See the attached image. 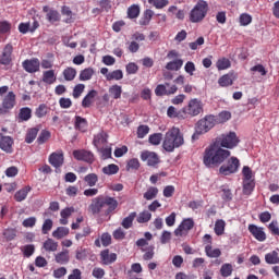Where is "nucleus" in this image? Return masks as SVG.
Instances as JSON below:
<instances>
[{
	"label": "nucleus",
	"instance_id": "nucleus-1",
	"mask_svg": "<svg viewBox=\"0 0 279 279\" xmlns=\"http://www.w3.org/2000/svg\"><path fill=\"white\" fill-rule=\"evenodd\" d=\"M239 143H241V140H239L235 132H229L216 137L215 142L205 148L203 165L207 169H215V167L223 165L230 158V150L228 149H234Z\"/></svg>",
	"mask_w": 279,
	"mask_h": 279
},
{
	"label": "nucleus",
	"instance_id": "nucleus-2",
	"mask_svg": "<svg viewBox=\"0 0 279 279\" xmlns=\"http://www.w3.org/2000/svg\"><path fill=\"white\" fill-rule=\"evenodd\" d=\"M182 145H184V135H182V132H180L178 128L173 126L166 132L162 143V148L165 151L171 154L179 147H182Z\"/></svg>",
	"mask_w": 279,
	"mask_h": 279
},
{
	"label": "nucleus",
	"instance_id": "nucleus-3",
	"mask_svg": "<svg viewBox=\"0 0 279 279\" xmlns=\"http://www.w3.org/2000/svg\"><path fill=\"white\" fill-rule=\"evenodd\" d=\"M208 2L205 0H198L194 8L190 11V22L191 23H202L208 14Z\"/></svg>",
	"mask_w": 279,
	"mask_h": 279
},
{
	"label": "nucleus",
	"instance_id": "nucleus-4",
	"mask_svg": "<svg viewBox=\"0 0 279 279\" xmlns=\"http://www.w3.org/2000/svg\"><path fill=\"white\" fill-rule=\"evenodd\" d=\"M215 116H205L201 119L195 126V133L192 135V141H197L202 134L210 132L215 125Z\"/></svg>",
	"mask_w": 279,
	"mask_h": 279
},
{
	"label": "nucleus",
	"instance_id": "nucleus-5",
	"mask_svg": "<svg viewBox=\"0 0 279 279\" xmlns=\"http://www.w3.org/2000/svg\"><path fill=\"white\" fill-rule=\"evenodd\" d=\"M241 167V161L236 157H231L228 159L226 165H222L219 168V173L221 175H232V173H236L239 168Z\"/></svg>",
	"mask_w": 279,
	"mask_h": 279
},
{
	"label": "nucleus",
	"instance_id": "nucleus-6",
	"mask_svg": "<svg viewBox=\"0 0 279 279\" xmlns=\"http://www.w3.org/2000/svg\"><path fill=\"white\" fill-rule=\"evenodd\" d=\"M183 112L190 117H197V114L204 112V105L202 104V100L197 98L191 99L189 105L183 108Z\"/></svg>",
	"mask_w": 279,
	"mask_h": 279
},
{
	"label": "nucleus",
	"instance_id": "nucleus-7",
	"mask_svg": "<svg viewBox=\"0 0 279 279\" xmlns=\"http://www.w3.org/2000/svg\"><path fill=\"white\" fill-rule=\"evenodd\" d=\"M14 106H16V94H14V92H9L2 100L0 114H8Z\"/></svg>",
	"mask_w": 279,
	"mask_h": 279
},
{
	"label": "nucleus",
	"instance_id": "nucleus-8",
	"mask_svg": "<svg viewBox=\"0 0 279 279\" xmlns=\"http://www.w3.org/2000/svg\"><path fill=\"white\" fill-rule=\"evenodd\" d=\"M193 228H195L193 218H184L174 230V236H184V234H189L190 230H193Z\"/></svg>",
	"mask_w": 279,
	"mask_h": 279
},
{
	"label": "nucleus",
	"instance_id": "nucleus-9",
	"mask_svg": "<svg viewBox=\"0 0 279 279\" xmlns=\"http://www.w3.org/2000/svg\"><path fill=\"white\" fill-rule=\"evenodd\" d=\"M102 203L104 207L107 208L105 210V216L110 217V215H113L114 210L119 208V201L112 196H104L102 195Z\"/></svg>",
	"mask_w": 279,
	"mask_h": 279
},
{
	"label": "nucleus",
	"instance_id": "nucleus-10",
	"mask_svg": "<svg viewBox=\"0 0 279 279\" xmlns=\"http://www.w3.org/2000/svg\"><path fill=\"white\" fill-rule=\"evenodd\" d=\"M0 149L5 154H14V138L10 135L0 133Z\"/></svg>",
	"mask_w": 279,
	"mask_h": 279
},
{
	"label": "nucleus",
	"instance_id": "nucleus-11",
	"mask_svg": "<svg viewBox=\"0 0 279 279\" xmlns=\"http://www.w3.org/2000/svg\"><path fill=\"white\" fill-rule=\"evenodd\" d=\"M141 160L143 162H147L148 167H156L157 165H160V157L158 154L149 150H144L141 153Z\"/></svg>",
	"mask_w": 279,
	"mask_h": 279
},
{
	"label": "nucleus",
	"instance_id": "nucleus-12",
	"mask_svg": "<svg viewBox=\"0 0 279 279\" xmlns=\"http://www.w3.org/2000/svg\"><path fill=\"white\" fill-rule=\"evenodd\" d=\"M73 157L75 158V160L88 162V165H93V162H95V155L85 149L73 150Z\"/></svg>",
	"mask_w": 279,
	"mask_h": 279
},
{
	"label": "nucleus",
	"instance_id": "nucleus-13",
	"mask_svg": "<svg viewBox=\"0 0 279 279\" xmlns=\"http://www.w3.org/2000/svg\"><path fill=\"white\" fill-rule=\"evenodd\" d=\"M22 66L26 73H38L40 71V60L38 58L26 59L22 62Z\"/></svg>",
	"mask_w": 279,
	"mask_h": 279
},
{
	"label": "nucleus",
	"instance_id": "nucleus-14",
	"mask_svg": "<svg viewBox=\"0 0 279 279\" xmlns=\"http://www.w3.org/2000/svg\"><path fill=\"white\" fill-rule=\"evenodd\" d=\"M104 208V195L94 197L88 206V210L92 215H99Z\"/></svg>",
	"mask_w": 279,
	"mask_h": 279
},
{
	"label": "nucleus",
	"instance_id": "nucleus-15",
	"mask_svg": "<svg viewBox=\"0 0 279 279\" xmlns=\"http://www.w3.org/2000/svg\"><path fill=\"white\" fill-rule=\"evenodd\" d=\"M248 232H251L254 239H256V241H259L260 243H263V241H267V234L265 233L263 227H258L256 225H248Z\"/></svg>",
	"mask_w": 279,
	"mask_h": 279
},
{
	"label": "nucleus",
	"instance_id": "nucleus-16",
	"mask_svg": "<svg viewBox=\"0 0 279 279\" xmlns=\"http://www.w3.org/2000/svg\"><path fill=\"white\" fill-rule=\"evenodd\" d=\"M49 163L54 167V169H60L64 165V153L62 150L52 153L49 156Z\"/></svg>",
	"mask_w": 279,
	"mask_h": 279
},
{
	"label": "nucleus",
	"instance_id": "nucleus-17",
	"mask_svg": "<svg viewBox=\"0 0 279 279\" xmlns=\"http://www.w3.org/2000/svg\"><path fill=\"white\" fill-rule=\"evenodd\" d=\"M12 51H14L12 44H7L3 48L2 54L0 56V64L9 66L12 62Z\"/></svg>",
	"mask_w": 279,
	"mask_h": 279
},
{
	"label": "nucleus",
	"instance_id": "nucleus-18",
	"mask_svg": "<svg viewBox=\"0 0 279 279\" xmlns=\"http://www.w3.org/2000/svg\"><path fill=\"white\" fill-rule=\"evenodd\" d=\"M43 12L46 13V20L48 23H58L60 21V12L58 10L49 8V5L43 7Z\"/></svg>",
	"mask_w": 279,
	"mask_h": 279
},
{
	"label": "nucleus",
	"instance_id": "nucleus-19",
	"mask_svg": "<svg viewBox=\"0 0 279 279\" xmlns=\"http://www.w3.org/2000/svg\"><path fill=\"white\" fill-rule=\"evenodd\" d=\"M100 260L102 265H112V263H117V253L110 254V250L106 248L100 252Z\"/></svg>",
	"mask_w": 279,
	"mask_h": 279
},
{
	"label": "nucleus",
	"instance_id": "nucleus-20",
	"mask_svg": "<svg viewBox=\"0 0 279 279\" xmlns=\"http://www.w3.org/2000/svg\"><path fill=\"white\" fill-rule=\"evenodd\" d=\"M99 95L96 89H92L82 100V108H90L95 104V98Z\"/></svg>",
	"mask_w": 279,
	"mask_h": 279
},
{
	"label": "nucleus",
	"instance_id": "nucleus-21",
	"mask_svg": "<svg viewBox=\"0 0 279 279\" xmlns=\"http://www.w3.org/2000/svg\"><path fill=\"white\" fill-rule=\"evenodd\" d=\"M106 143H108V134L106 132L94 135L93 145L96 149H100L101 145H106Z\"/></svg>",
	"mask_w": 279,
	"mask_h": 279
},
{
	"label": "nucleus",
	"instance_id": "nucleus-22",
	"mask_svg": "<svg viewBox=\"0 0 279 279\" xmlns=\"http://www.w3.org/2000/svg\"><path fill=\"white\" fill-rule=\"evenodd\" d=\"M54 260L58 265H69L71 257L69 256V250H63L54 255Z\"/></svg>",
	"mask_w": 279,
	"mask_h": 279
},
{
	"label": "nucleus",
	"instance_id": "nucleus-23",
	"mask_svg": "<svg viewBox=\"0 0 279 279\" xmlns=\"http://www.w3.org/2000/svg\"><path fill=\"white\" fill-rule=\"evenodd\" d=\"M31 191H32V186H29V185L24 186L23 189L17 191L14 194L15 202H25V199H27V195L29 194Z\"/></svg>",
	"mask_w": 279,
	"mask_h": 279
},
{
	"label": "nucleus",
	"instance_id": "nucleus-24",
	"mask_svg": "<svg viewBox=\"0 0 279 279\" xmlns=\"http://www.w3.org/2000/svg\"><path fill=\"white\" fill-rule=\"evenodd\" d=\"M17 119H19V123H23L24 121H29V119H32V108L29 107L21 108Z\"/></svg>",
	"mask_w": 279,
	"mask_h": 279
},
{
	"label": "nucleus",
	"instance_id": "nucleus-25",
	"mask_svg": "<svg viewBox=\"0 0 279 279\" xmlns=\"http://www.w3.org/2000/svg\"><path fill=\"white\" fill-rule=\"evenodd\" d=\"M74 128H75V130H78L80 132H86V130L88 128V121L86 120V118L75 116Z\"/></svg>",
	"mask_w": 279,
	"mask_h": 279
},
{
	"label": "nucleus",
	"instance_id": "nucleus-26",
	"mask_svg": "<svg viewBox=\"0 0 279 279\" xmlns=\"http://www.w3.org/2000/svg\"><path fill=\"white\" fill-rule=\"evenodd\" d=\"M153 17L154 12L151 11V9H147L146 11H144L142 17L140 19V25L142 27H146V25H149V23H151Z\"/></svg>",
	"mask_w": 279,
	"mask_h": 279
},
{
	"label": "nucleus",
	"instance_id": "nucleus-27",
	"mask_svg": "<svg viewBox=\"0 0 279 279\" xmlns=\"http://www.w3.org/2000/svg\"><path fill=\"white\" fill-rule=\"evenodd\" d=\"M43 82L44 84H54L56 82V71L54 70H47L43 73Z\"/></svg>",
	"mask_w": 279,
	"mask_h": 279
},
{
	"label": "nucleus",
	"instance_id": "nucleus-28",
	"mask_svg": "<svg viewBox=\"0 0 279 279\" xmlns=\"http://www.w3.org/2000/svg\"><path fill=\"white\" fill-rule=\"evenodd\" d=\"M38 132H40V129L38 128L28 129L25 136V143H27V145H32V143L36 141V136H38Z\"/></svg>",
	"mask_w": 279,
	"mask_h": 279
},
{
	"label": "nucleus",
	"instance_id": "nucleus-29",
	"mask_svg": "<svg viewBox=\"0 0 279 279\" xmlns=\"http://www.w3.org/2000/svg\"><path fill=\"white\" fill-rule=\"evenodd\" d=\"M84 182L89 186V189H93V186H97V183L99 182V177L97 173H88L84 177Z\"/></svg>",
	"mask_w": 279,
	"mask_h": 279
},
{
	"label": "nucleus",
	"instance_id": "nucleus-30",
	"mask_svg": "<svg viewBox=\"0 0 279 279\" xmlns=\"http://www.w3.org/2000/svg\"><path fill=\"white\" fill-rule=\"evenodd\" d=\"M93 75H95V70L93 68H86L81 71L78 80L80 82H88V80H93Z\"/></svg>",
	"mask_w": 279,
	"mask_h": 279
},
{
	"label": "nucleus",
	"instance_id": "nucleus-31",
	"mask_svg": "<svg viewBox=\"0 0 279 279\" xmlns=\"http://www.w3.org/2000/svg\"><path fill=\"white\" fill-rule=\"evenodd\" d=\"M184 64V60L182 59H175L173 61H170L166 64L167 71H180Z\"/></svg>",
	"mask_w": 279,
	"mask_h": 279
},
{
	"label": "nucleus",
	"instance_id": "nucleus-32",
	"mask_svg": "<svg viewBox=\"0 0 279 279\" xmlns=\"http://www.w3.org/2000/svg\"><path fill=\"white\" fill-rule=\"evenodd\" d=\"M254 189H256V181H243V195H252V193H254Z\"/></svg>",
	"mask_w": 279,
	"mask_h": 279
},
{
	"label": "nucleus",
	"instance_id": "nucleus-33",
	"mask_svg": "<svg viewBox=\"0 0 279 279\" xmlns=\"http://www.w3.org/2000/svg\"><path fill=\"white\" fill-rule=\"evenodd\" d=\"M219 86L222 88H226L228 86H232L234 84V78L232 77V74H225L218 80Z\"/></svg>",
	"mask_w": 279,
	"mask_h": 279
},
{
	"label": "nucleus",
	"instance_id": "nucleus-34",
	"mask_svg": "<svg viewBox=\"0 0 279 279\" xmlns=\"http://www.w3.org/2000/svg\"><path fill=\"white\" fill-rule=\"evenodd\" d=\"M205 254L208 258H219V256H221V250L213 248V245L207 244L205 246Z\"/></svg>",
	"mask_w": 279,
	"mask_h": 279
},
{
	"label": "nucleus",
	"instance_id": "nucleus-35",
	"mask_svg": "<svg viewBox=\"0 0 279 279\" xmlns=\"http://www.w3.org/2000/svg\"><path fill=\"white\" fill-rule=\"evenodd\" d=\"M134 219H136V211H132L128 217H125L122 220L121 222L122 228H124L125 230H130V228H132L134 223Z\"/></svg>",
	"mask_w": 279,
	"mask_h": 279
},
{
	"label": "nucleus",
	"instance_id": "nucleus-36",
	"mask_svg": "<svg viewBox=\"0 0 279 279\" xmlns=\"http://www.w3.org/2000/svg\"><path fill=\"white\" fill-rule=\"evenodd\" d=\"M62 75L65 82H73L77 75V70H75V68H66L63 70Z\"/></svg>",
	"mask_w": 279,
	"mask_h": 279
},
{
	"label": "nucleus",
	"instance_id": "nucleus-37",
	"mask_svg": "<svg viewBox=\"0 0 279 279\" xmlns=\"http://www.w3.org/2000/svg\"><path fill=\"white\" fill-rule=\"evenodd\" d=\"M141 15V7L138 4H132L128 8V17L129 19H138Z\"/></svg>",
	"mask_w": 279,
	"mask_h": 279
},
{
	"label": "nucleus",
	"instance_id": "nucleus-38",
	"mask_svg": "<svg viewBox=\"0 0 279 279\" xmlns=\"http://www.w3.org/2000/svg\"><path fill=\"white\" fill-rule=\"evenodd\" d=\"M265 262L267 263V265H278L279 263L278 252L272 251L271 253L266 254Z\"/></svg>",
	"mask_w": 279,
	"mask_h": 279
},
{
	"label": "nucleus",
	"instance_id": "nucleus-39",
	"mask_svg": "<svg viewBox=\"0 0 279 279\" xmlns=\"http://www.w3.org/2000/svg\"><path fill=\"white\" fill-rule=\"evenodd\" d=\"M156 197H158V187L156 186L148 187V190L144 193V199H147V202L156 199Z\"/></svg>",
	"mask_w": 279,
	"mask_h": 279
},
{
	"label": "nucleus",
	"instance_id": "nucleus-40",
	"mask_svg": "<svg viewBox=\"0 0 279 279\" xmlns=\"http://www.w3.org/2000/svg\"><path fill=\"white\" fill-rule=\"evenodd\" d=\"M221 199L222 202H225L226 204L230 203L233 198L232 195V190L226 187V185L221 186Z\"/></svg>",
	"mask_w": 279,
	"mask_h": 279
},
{
	"label": "nucleus",
	"instance_id": "nucleus-41",
	"mask_svg": "<svg viewBox=\"0 0 279 279\" xmlns=\"http://www.w3.org/2000/svg\"><path fill=\"white\" fill-rule=\"evenodd\" d=\"M168 12H170V14H174L175 19L179 21H184L185 12L182 9L178 10L177 5L169 7Z\"/></svg>",
	"mask_w": 279,
	"mask_h": 279
},
{
	"label": "nucleus",
	"instance_id": "nucleus-42",
	"mask_svg": "<svg viewBox=\"0 0 279 279\" xmlns=\"http://www.w3.org/2000/svg\"><path fill=\"white\" fill-rule=\"evenodd\" d=\"M68 234H69L68 227H58L57 230L52 232L53 239H64V236H68Z\"/></svg>",
	"mask_w": 279,
	"mask_h": 279
},
{
	"label": "nucleus",
	"instance_id": "nucleus-43",
	"mask_svg": "<svg viewBox=\"0 0 279 279\" xmlns=\"http://www.w3.org/2000/svg\"><path fill=\"white\" fill-rule=\"evenodd\" d=\"M102 173L105 175H117L119 173V166L116 163L108 165L102 168Z\"/></svg>",
	"mask_w": 279,
	"mask_h": 279
},
{
	"label": "nucleus",
	"instance_id": "nucleus-44",
	"mask_svg": "<svg viewBox=\"0 0 279 279\" xmlns=\"http://www.w3.org/2000/svg\"><path fill=\"white\" fill-rule=\"evenodd\" d=\"M114 80L116 82H119L123 80V71L122 70H114L107 74V82H112Z\"/></svg>",
	"mask_w": 279,
	"mask_h": 279
},
{
	"label": "nucleus",
	"instance_id": "nucleus-45",
	"mask_svg": "<svg viewBox=\"0 0 279 279\" xmlns=\"http://www.w3.org/2000/svg\"><path fill=\"white\" fill-rule=\"evenodd\" d=\"M136 221L137 223H148V221H151V213H149V210H144L140 213Z\"/></svg>",
	"mask_w": 279,
	"mask_h": 279
},
{
	"label": "nucleus",
	"instance_id": "nucleus-46",
	"mask_svg": "<svg viewBox=\"0 0 279 279\" xmlns=\"http://www.w3.org/2000/svg\"><path fill=\"white\" fill-rule=\"evenodd\" d=\"M123 93V88L120 85H112L109 87V94L113 99H121V95Z\"/></svg>",
	"mask_w": 279,
	"mask_h": 279
},
{
	"label": "nucleus",
	"instance_id": "nucleus-47",
	"mask_svg": "<svg viewBox=\"0 0 279 279\" xmlns=\"http://www.w3.org/2000/svg\"><path fill=\"white\" fill-rule=\"evenodd\" d=\"M216 66L218 71H226V69H230V66H232V63L230 62V59L222 58L216 62Z\"/></svg>",
	"mask_w": 279,
	"mask_h": 279
},
{
	"label": "nucleus",
	"instance_id": "nucleus-48",
	"mask_svg": "<svg viewBox=\"0 0 279 279\" xmlns=\"http://www.w3.org/2000/svg\"><path fill=\"white\" fill-rule=\"evenodd\" d=\"M44 248L46 252H58V242L53 241L52 239H47L44 242Z\"/></svg>",
	"mask_w": 279,
	"mask_h": 279
},
{
	"label": "nucleus",
	"instance_id": "nucleus-49",
	"mask_svg": "<svg viewBox=\"0 0 279 279\" xmlns=\"http://www.w3.org/2000/svg\"><path fill=\"white\" fill-rule=\"evenodd\" d=\"M154 250H156V246L154 245H150L147 248H141L142 252H145L143 255V260H151L156 254Z\"/></svg>",
	"mask_w": 279,
	"mask_h": 279
},
{
	"label": "nucleus",
	"instance_id": "nucleus-50",
	"mask_svg": "<svg viewBox=\"0 0 279 279\" xmlns=\"http://www.w3.org/2000/svg\"><path fill=\"white\" fill-rule=\"evenodd\" d=\"M86 88V85L78 83L74 86L73 92H72V97L74 99H80L82 97V93H84V89Z\"/></svg>",
	"mask_w": 279,
	"mask_h": 279
},
{
	"label": "nucleus",
	"instance_id": "nucleus-51",
	"mask_svg": "<svg viewBox=\"0 0 279 279\" xmlns=\"http://www.w3.org/2000/svg\"><path fill=\"white\" fill-rule=\"evenodd\" d=\"M232 264H223L220 268V275L222 278H230V276H232Z\"/></svg>",
	"mask_w": 279,
	"mask_h": 279
},
{
	"label": "nucleus",
	"instance_id": "nucleus-52",
	"mask_svg": "<svg viewBox=\"0 0 279 279\" xmlns=\"http://www.w3.org/2000/svg\"><path fill=\"white\" fill-rule=\"evenodd\" d=\"M214 230L217 236H221V234L226 232V221L223 220L216 221Z\"/></svg>",
	"mask_w": 279,
	"mask_h": 279
},
{
	"label": "nucleus",
	"instance_id": "nucleus-53",
	"mask_svg": "<svg viewBox=\"0 0 279 279\" xmlns=\"http://www.w3.org/2000/svg\"><path fill=\"white\" fill-rule=\"evenodd\" d=\"M61 14L63 16H68L65 20H64V23H73V11H71V8L64 5L62 7L61 9Z\"/></svg>",
	"mask_w": 279,
	"mask_h": 279
},
{
	"label": "nucleus",
	"instance_id": "nucleus-54",
	"mask_svg": "<svg viewBox=\"0 0 279 279\" xmlns=\"http://www.w3.org/2000/svg\"><path fill=\"white\" fill-rule=\"evenodd\" d=\"M49 138H51V132H49L48 130H43L37 137V143L38 145H45V142Z\"/></svg>",
	"mask_w": 279,
	"mask_h": 279
},
{
	"label": "nucleus",
	"instance_id": "nucleus-55",
	"mask_svg": "<svg viewBox=\"0 0 279 279\" xmlns=\"http://www.w3.org/2000/svg\"><path fill=\"white\" fill-rule=\"evenodd\" d=\"M239 23H240L241 27H247V25H250V23H252V15H250L247 13H242L239 17Z\"/></svg>",
	"mask_w": 279,
	"mask_h": 279
},
{
	"label": "nucleus",
	"instance_id": "nucleus-56",
	"mask_svg": "<svg viewBox=\"0 0 279 279\" xmlns=\"http://www.w3.org/2000/svg\"><path fill=\"white\" fill-rule=\"evenodd\" d=\"M47 110H49L47 105L45 104L39 105L35 111V117H37V119H43V117H47Z\"/></svg>",
	"mask_w": 279,
	"mask_h": 279
},
{
	"label": "nucleus",
	"instance_id": "nucleus-57",
	"mask_svg": "<svg viewBox=\"0 0 279 279\" xmlns=\"http://www.w3.org/2000/svg\"><path fill=\"white\" fill-rule=\"evenodd\" d=\"M161 142L162 133H154L148 137V143H150V145H160Z\"/></svg>",
	"mask_w": 279,
	"mask_h": 279
},
{
	"label": "nucleus",
	"instance_id": "nucleus-58",
	"mask_svg": "<svg viewBox=\"0 0 279 279\" xmlns=\"http://www.w3.org/2000/svg\"><path fill=\"white\" fill-rule=\"evenodd\" d=\"M97 151L101 154L102 160L112 158V147L98 148Z\"/></svg>",
	"mask_w": 279,
	"mask_h": 279
},
{
	"label": "nucleus",
	"instance_id": "nucleus-59",
	"mask_svg": "<svg viewBox=\"0 0 279 279\" xmlns=\"http://www.w3.org/2000/svg\"><path fill=\"white\" fill-rule=\"evenodd\" d=\"M51 228H53V220L46 219L41 226V233L43 234H49L51 232Z\"/></svg>",
	"mask_w": 279,
	"mask_h": 279
},
{
	"label": "nucleus",
	"instance_id": "nucleus-60",
	"mask_svg": "<svg viewBox=\"0 0 279 279\" xmlns=\"http://www.w3.org/2000/svg\"><path fill=\"white\" fill-rule=\"evenodd\" d=\"M87 256H88V248H84V247L76 248V255H75L76 260H85Z\"/></svg>",
	"mask_w": 279,
	"mask_h": 279
},
{
	"label": "nucleus",
	"instance_id": "nucleus-61",
	"mask_svg": "<svg viewBox=\"0 0 279 279\" xmlns=\"http://www.w3.org/2000/svg\"><path fill=\"white\" fill-rule=\"evenodd\" d=\"M128 75H136L138 73V65L134 62H130L125 65Z\"/></svg>",
	"mask_w": 279,
	"mask_h": 279
},
{
	"label": "nucleus",
	"instance_id": "nucleus-62",
	"mask_svg": "<svg viewBox=\"0 0 279 279\" xmlns=\"http://www.w3.org/2000/svg\"><path fill=\"white\" fill-rule=\"evenodd\" d=\"M149 134V126L142 124L137 128V138H143Z\"/></svg>",
	"mask_w": 279,
	"mask_h": 279
},
{
	"label": "nucleus",
	"instance_id": "nucleus-63",
	"mask_svg": "<svg viewBox=\"0 0 279 279\" xmlns=\"http://www.w3.org/2000/svg\"><path fill=\"white\" fill-rule=\"evenodd\" d=\"M3 236L7 241H14L16 239V230L14 229H5L3 231Z\"/></svg>",
	"mask_w": 279,
	"mask_h": 279
},
{
	"label": "nucleus",
	"instance_id": "nucleus-64",
	"mask_svg": "<svg viewBox=\"0 0 279 279\" xmlns=\"http://www.w3.org/2000/svg\"><path fill=\"white\" fill-rule=\"evenodd\" d=\"M66 275V267H60L53 270L52 276L56 279L64 278Z\"/></svg>",
	"mask_w": 279,
	"mask_h": 279
}]
</instances>
